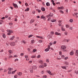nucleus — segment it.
I'll return each instance as SVG.
<instances>
[{
	"label": "nucleus",
	"mask_w": 78,
	"mask_h": 78,
	"mask_svg": "<svg viewBox=\"0 0 78 78\" xmlns=\"http://www.w3.org/2000/svg\"><path fill=\"white\" fill-rule=\"evenodd\" d=\"M36 37H38V38H40V39H43V37H42L36 36Z\"/></svg>",
	"instance_id": "nucleus-22"
},
{
	"label": "nucleus",
	"mask_w": 78,
	"mask_h": 78,
	"mask_svg": "<svg viewBox=\"0 0 78 78\" xmlns=\"http://www.w3.org/2000/svg\"><path fill=\"white\" fill-rule=\"evenodd\" d=\"M46 62H49V60H48V59H46Z\"/></svg>",
	"instance_id": "nucleus-48"
},
{
	"label": "nucleus",
	"mask_w": 78,
	"mask_h": 78,
	"mask_svg": "<svg viewBox=\"0 0 78 78\" xmlns=\"http://www.w3.org/2000/svg\"><path fill=\"white\" fill-rule=\"evenodd\" d=\"M64 9L63 7H58V9Z\"/></svg>",
	"instance_id": "nucleus-19"
},
{
	"label": "nucleus",
	"mask_w": 78,
	"mask_h": 78,
	"mask_svg": "<svg viewBox=\"0 0 78 78\" xmlns=\"http://www.w3.org/2000/svg\"><path fill=\"white\" fill-rule=\"evenodd\" d=\"M61 58H62V59H64V58H65V56L64 55H62L61 56Z\"/></svg>",
	"instance_id": "nucleus-18"
},
{
	"label": "nucleus",
	"mask_w": 78,
	"mask_h": 78,
	"mask_svg": "<svg viewBox=\"0 0 78 78\" xmlns=\"http://www.w3.org/2000/svg\"><path fill=\"white\" fill-rule=\"evenodd\" d=\"M37 58H41V55H39L37 57Z\"/></svg>",
	"instance_id": "nucleus-41"
},
{
	"label": "nucleus",
	"mask_w": 78,
	"mask_h": 78,
	"mask_svg": "<svg viewBox=\"0 0 78 78\" xmlns=\"http://www.w3.org/2000/svg\"><path fill=\"white\" fill-rule=\"evenodd\" d=\"M39 63L42 64V63H43V61L42 60H41L39 61Z\"/></svg>",
	"instance_id": "nucleus-20"
},
{
	"label": "nucleus",
	"mask_w": 78,
	"mask_h": 78,
	"mask_svg": "<svg viewBox=\"0 0 78 78\" xmlns=\"http://www.w3.org/2000/svg\"><path fill=\"white\" fill-rule=\"evenodd\" d=\"M61 30H62V31H65V29L64 28H61Z\"/></svg>",
	"instance_id": "nucleus-34"
},
{
	"label": "nucleus",
	"mask_w": 78,
	"mask_h": 78,
	"mask_svg": "<svg viewBox=\"0 0 78 78\" xmlns=\"http://www.w3.org/2000/svg\"><path fill=\"white\" fill-rule=\"evenodd\" d=\"M60 12H61V13H62V14H64V12H63V11L61 10H60Z\"/></svg>",
	"instance_id": "nucleus-38"
},
{
	"label": "nucleus",
	"mask_w": 78,
	"mask_h": 78,
	"mask_svg": "<svg viewBox=\"0 0 78 78\" xmlns=\"http://www.w3.org/2000/svg\"><path fill=\"white\" fill-rule=\"evenodd\" d=\"M66 28H69V26L68 25V24L66 25Z\"/></svg>",
	"instance_id": "nucleus-50"
},
{
	"label": "nucleus",
	"mask_w": 78,
	"mask_h": 78,
	"mask_svg": "<svg viewBox=\"0 0 78 78\" xmlns=\"http://www.w3.org/2000/svg\"><path fill=\"white\" fill-rule=\"evenodd\" d=\"M49 50V49H48V48H46L45 50V51H48Z\"/></svg>",
	"instance_id": "nucleus-27"
},
{
	"label": "nucleus",
	"mask_w": 78,
	"mask_h": 78,
	"mask_svg": "<svg viewBox=\"0 0 78 78\" xmlns=\"http://www.w3.org/2000/svg\"><path fill=\"white\" fill-rule=\"evenodd\" d=\"M12 24L13 23H9V25H12Z\"/></svg>",
	"instance_id": "nucleus-58"
},
{
	"label": "nucleus",
	"mask_w": 78,
	"mask_h": 78,
	"mask_svg": "<svg viewBox=\"0 0 78 78\" xmlns=\"http://www.w3.org/2000/svg\"><path fill=\"white\" fill-rule=\"evenodd\" d=\"M28 55H25V58H28Z\"/></svg>",
	"instance_id": "nucleus-57"
},
{
	"label": "nucleus",
	"mask_w": 78,
	"mask_h": 78,
	"mask_svg": "<svg viewBox=\"0 0 78 78\" xmlns=\"http://www.w3.org/2000/svg\"><path fill=\"white\" fill-rule=\"evenodd\" d=\"M15 37L14 36H13L12 37L10 38V40L11 41H12L14 39Z\"/></svg>",
	"instance_id": "nucleus-14"
},
{
	"label": "nucleus",
	"mask_w": 78,
	"mask_h": 78,
	"mask_svg": "<svg viewBox=\"0 0 78 78\" xmlns=\"http://www.w3.org/2000/svg\"><path fill=\"white\" fill-rule=\"evenodd\" d=\"M39 43H41V42H42V41L41 40H40L39 41Z\"/></svg>",
	"instance_id": "nucleus-53"
},
{
	"label": "nucleus",
	"mask_w": 78,
	"mask_h": 78,
	"mask_svg": "<svg viewBox=\"0 0 78 78\" xmlns=\"http://www.w3.org/2000/svg\"><path fill=\"white\" fill-rule=\"evenodd\" d=\"M68 34V33L67 32H65L64 33V34L65 35H67V34Z\"/></svg>",
	"instance_id": "nucleus-37"
},
{
	"label": "nucleus",
	"mask_w": 78,
	"mask_h": 78,
	"mask_svg": "<svg viewBox=\"0 0 78 78\" xmlns=\"http://www.w3.org/2000/svg\"><path fill=\"white\" fill-rule=\"evenodd\" d=\"M43 78H47V76H43Z\"/></svg>",
	"instance_id": "nucleus-61"
},
{
	"label": "nucleus",
	"mask_w": 78,
	"mask_h": 78,
	"mask_svg": "<svg viewBox=\"0 0 78 78\" xmlns=\"http://www.w3.org/2000/svg\"><path fill=\"white\" fill-rule=\"evenodd\" d=\"M7 31L8 32H9L7 34L8 35H10L11 33H13V32L12 30H8Z\"/></svg>",
	"instance_id": "nucleus-2"
},
{
	"label": "nucleus",
	"mask_w": 78,
	"mask_h": 78,
	"mask_svg": "<svg viewBox=\"0 0 78 78\" xmlns=\"http://www.w3.org/2000/svg\"><path fill=\"white\" fill-rule=\"evenodd\" d=\"M53 44V42H51L49 43L50 45H51Z\"/></svg>",
	"instance_id": "nucleus-49"
},
{
	"label": "nucleus",
	"mask_w": 78,
	"mask_h": 78,
	"mask_svg": "<svg viewBox=\"0 0 78 78\" xmlns=\"http://www.w3.org/2000/svg\"><path fill=\"white\" fill-rule=\"evenodd\" d=\"M10 45L11 46H13L16 45V44H15V42H11L10 43Z\"/></svg>",
	"instance_id": "nucleus-3"
},
{
	"label": "nucleus",
	"mask_w": 78,
	"mask_h": 78,
	"mask_svg": "<svg viewBox=\"0 0 78 78\" xmlns=\"http://www.w3.org/2000/svg\"><path fill=\"white\" fill-rule=\"evenodd\" d=\"M36 57V55H32L31 56L32 58H35Z\"/></svg>",
	"instance_id": "nucleus-24"
},
{
	"label": "nucleus",
	"mask_w": 78,
	"mask_h": 78,
	"mask_svg": "<svg viewBox=\"0 0 78 78\" xmlns=\"http://www.w3.org/2000/svg\"><path fill=\"white\" fill-rule=\"evenodd\" d=\"M51 37V35H49L48 36V38L50 39Z\"/></svg>",
	"instance_id": "nucleus-31"
},
{
	"label": "nucleus",
	"mask_w": 78,
	"mask_h": 78,
	"mask_svg": "<svg viewBox=\"0 0 78 78\" xmlns=\"http://www.w3.org/2000/svg\"><path fill=\"white\" fill-rule=\"evenodd\" d=\"M2 22H3V20H0V25L2 24Z\"/></svg>",
	"instance_id": "nucleus-28"
},
{
	"label": "nucleus",
	"mask_w": 78,
	"mask_h": 78,
	"mask_svg": "<svg viewBox=\"0 0 78 78\" xmlns=\"http://www.w3.org/2000/svg\"><path fill=\"white\" fill-rule=\"evenodd\" d=\"M61 48L62 50H64L66 48V46H62L61 47Z\"/></svg>",
	"instance_id": "nucleus-5"
},
{
	"label": "nucleus",
	"mask_w": 78,
	"mask_h": 78,
	"mask_svg": "<svg viewBox=\"0 0 78 78\" xmlns=\"http://www.w3.org/2000/svg\"><path fill=\"white\" fill-rule=\"evenodd\" d=\"M34 43V41L33 40H32L31 41V42L30 43L32 45L33 43Z\"/></svg>",
	"instance_id": "nucleus-17"
},
{
	"label": "nucleus",
	"mask_w": 78,
	"mask_h": 78,
	"mask_svg": "<svg viewBox=\"0 0 78 78\" xmlns=\"http://www.w3.org/2000/svg\"><path fill=\"white\" fill-rule=\"evenodd\" d=\"M9 52L10 53V55H11L12 53V51L11 50L9 51Z\"/></svg>",
	"instance_id": "nucleus-29"
},
{
	"label": "nucleus",
	"mask_w": 78,
	"mask_h": 78,
	"mask_svg": "<svg viewBox=\"0 0 78 78\" xmlns=\"http://www.w3.org/2000/svg\"><path fill=\"white\" fill-rule=\"evenodd\" d=\"M56 44V41H55L53 42V44Z\"/></svg>",
	"instance_id": "nucleus-56"
},
{
	"label": "nucleus",
	"mask_w": 78,
	"mask_h": 78,
	"mask_svg": "<svg viewBox=\"0 0 78 78\" xmlns=\"http://www.w3.org/2000/svg\"><path fill=\"white\" fill-rule=\"evenodd\" d=\"M34 52H36V51H37V50L34 49L33 50Z\"/></svg>",
	"instance_id": "nucleus-47"
},
{
	"label": "nucleus",
	"mask_w": 78,
	"mask_h": 78,
	"mask_svg": "<svg viewBox=\"0 0 78 78\" xmlns=\"http://www.w3.org/2000/svg\"><path fill=\"white\" fill-rule=\"evenodd\" d=\"M30 10V9L29 8H27L26 10H25V11H29Z\"/></svg>",
	"instance_id": "nucleus-32"
},
{
	"label": "nucleus",
	"mask_w": 78,
	"mask_h": 78,
	"mask_svg": "<svg viewBox=\"0 0 78 78\" xmlns=\"http://www.w3.org/2000/svg\"><path fill=\"white\" fill-rule=\"evenodd\" d=\"M66 14H68V9H66Z\"/></svg>",
	"instance_id": "nucleus-44"
},
{
	"label": "nucleus",
	"mask_w": 78,
	"mask_h": 78,
	"mask_svg": "<svg viewBox=\"0 0 78 78\" xmlns=\"http://www.w3.org/2000/svg\"><path fill=\"white\" fill-rule=\"evenodd\" d=\"M2 37H3L4 38H6V35H5V34H3Z\"/></svg>",
	"instance_id": "nucleus-25"
},
{
	"label": "nucleus",
	"mask_w": 78,
	"mask_h": 78,
	"mask_svg": "<svg viewBox=\"0 0 78 78\" xmlns=\"http://www.w3.org/2000/svg\"><path fill=\"white\" fill-rule=\"evenodd\" d=\"M17 75H15L14 76V78H17Z\"/></svg>",
	"instance_id": "nucleus-54"
},
{
	"label": "nucleus",
	"mask_w": 78,
	"mask_h": 78,
	"mask_svg": "<svg viewBox=\"0 0 78 78\" xmlns=\"http://www.w3.org/2000/svg\"><path fill=\"white\" fill-rule=\"evenodd\" d=\"M59 54L60 55H62V52L61 51H60L59 52Z\"/></svg>",
	"instance_id": "nucleus-42"
},
{
	"label": "nucleus",
	"mask_w": 78,
	"mask_h": 78,
	"mask_svg": "<svg viewBox=\"0 0 78 78\" xmlns=\"http://www.w3.org/2000/svg\"><path fill=\"white\" fill-rule=\"evenodd\" d=\"M48 49H49H49H50V46L49 45H48Z\"/></svg>",
	"instance_id": "nucleus-51"
},
{
	"label": "nucleus",
	"mask_w": 78,
	"mask_h": 78,
	"mask_svg": "<svg viewBox=\"0 0 78 78\" xmlns=\"http://www.w3.org/2000/svg\"><path fill=\"white\" fill-rule=\"evenodd\" d=\"M44 67H47V63H44Z\"/></svg>",
	"instance_id": "nucleus-45"
},
{
	"label": "nucleus",
	"mask_w": 78,
	"mask_h": 78,
	"mask_svg": "<svg viewBox=\"0 0 78 78\" xmlns=\"http://www.w3.org/2000/svg\"><path fill=\"white\" fill-rule=\"evenodd\" d=\"M57 60H61V58H57Z\"/></svg>",
	"instance_id": "nucleus-52"
},
{
	"label": "nucleus",
	"mask_w": 78,
	"mask_h": 78,
	"mask_svg": "<svg viewBox=\"0 0 78 78\" xmlns=\"http://www.w3.org/2000/svg\"><path fill=\"white\" fill-rule=\"evenodd\" d=\"M41 19H43L44 20H46V18H45V16H44L42 15L41 17Z\"/></svg>",
	"instance_id": "nucleus-4"
},
{
	"label": "nucleus",
	"mask_w": 78,
	"mask_h": 78,
	"mask_svg": "<svg viewBox=\"0 0 78 78\" xmlns=\"http://www.w3.org/2000/svg\"><path fill=\"white\" fill-rule=\"evenodd\" d=\"M46 5H47L48 6H49L50 5V4L49 2H48L46 3Z\"/></svg>",
	"instance_id": "nucleus-16"
},
{
	"label": "nucleus",
	"mask_w": 78,
	"mask_h": 78,
	"mask_svg": "<svg viewBox=\"0 0 78 78\" xmlns=\"http://www.w3.org/2000/svg\"><path fill=\"white\" fill-rule=\"evenodd\" d=\"M51 34L52 35L51 36H52V35H53L54 34V32L53 31L51 32Z\"/></svg>",
	"instance_id": "nucleus-35"
},
{
	"label": "nucleus",
	"mask_w": 78,
	"mask_h": 78,
	"mask_svg": "<svg viewBox=\"0 0 78 78\" xmlns=\"http://www.w3.org/2000/svg\"><path fill=\"white\" fill-rule=\"evenodd\" d=\"M51 22H55L56 21V20L52 19L51 20Z\"/></svg>",
	"instance_id": "nucleus-15"
},
{
	"label": "nucleus",
	"mask_w": 78,
	"mask_h": 78,
	"mask_svg": "<svg viewBox=\"0 0 78 78\" xmlns=\"http://www.w3.org/2000/svg\"><path fill=\"white\" fill-rule=\"evenodd\" d=\"M69 22H71V23H72V22H73V20L70 19L69 20Z\"/></svg>",
	"instance_id": "nucleus-39"
},
{
	"label": "nucleus",
	"mask_w": 78,
	"mask_h": 78,
	"mask_svg": "<svg viewBox=\"0 0 78 78\" xmlns=\"http://www.w3.org/2000/svg\"><path fill=\"white\" fill-rule=\"evenodd\" d=\"M62 68L63 69H66V67L64 66H61Z\"/></svg>",
	"instance_id": "nucleus-26"
},
{
	"label": "nucleus",
	"mask_w": 78,
	"mask_h": 78,
	"mask_svg": "<svg viewBox=\"0 0 78 78\" xmlns=\"http://www.w3.org/2000/svg\"><path fill=\"white\" fill-rule=\"evenodd\" d=\"M33 36V35H30L28 37H29V38H30V37H32V36Z\"/></svg>",
	"instance_id": "nucleus-40"
},
{
	"label": "nucleus",
	"mask_w": 78,
	"mask_h": 78,
	"mask_svg": "<svg viewBox=\"0 0 78 78\" xmlns=\"http://www.w3.org/2000/svg\"><path fill=\"white\" fill-rule=\"evenodd\" d=\"M30 70L31 73H33V68H30Z\"/></svg>",
	"instance_id": "nucleus-10"
},
{
	"label": "nucleus",
	"mask_w": 78,
	"mask_h": 78,
	"mask_svg": "<svg viewBox=\"0 0 78 78\" xmlns=\"http://www.w3.org/2000/svg\"><path fill=\"white\" fill-rule=\"evenodd\" d=\"M18 75L20 76H21L22 75V73L21 72H19L18 73Z\"/></svg>",
	"instance_id": "nucleus-21"
},
{
	"label": "nucleus",
	"mask_w": 78,
	"mask_h": 78,
	"mask_svg": "<svg viewBox=\"0 0 78 78\" xmlns=\"http://www.w3.org/2000/svg\"><path fill=\"white\" fill-rule=\"evenodd\" d=\"M27 50L28 51H30V48H27Z\"/></svg>",
	"instance_id": "nucleus-59"
},
{
	"label": "nucleus",
	"mask_w": 78,
	"mask_h": 78,
	"mask_svg": "<svg viewBox=\"0 0 78 78\" xmlns=\"http://www.w3.org/2000/svg\"><path fill=\"white\" fill-rule=\"evenodd\" d=\"M76 53H77V54H78V50H77L76 51Z\"/></svg>",
	"instance_id": "nucleus-64"
},
{
	"label": "nucleus",
	"mask_w": 78,
	"mask_h": 78,
	"mask_svg": "<svg viewBox=\"0 0 78 78\" xmlns=\"http://www.w3.org/2000/svg\"><path fill=\"white\" fill-rule=\"evenodd\" d=\"M41 9L43 11H45V8L44 7L42 8Z\"/></svg>",
	"instance_id": "nucleus-33"
},
{
	"label": "nucleus",
	"mask_w": 78,
	"mask_h": 78,
	"mask_svg": "<svg viewBox=\"0 0 78 78\" xmlns=\"http://www.w3.org/2000/svg\"><path fill=\"white\" fill-rule=\"evenodd\" d=\"M13 5L15 8H18V6H17V5L16 4H13Z\"/></svg>",
	"instance_id": "nucleus-8"
},
{
	"label": "nucleus",
	"mask_w": 78,
	"mask_h": 78,
	"mask_svg": "<svg viewBox=\"0 0 78 78\" xmlns=\"http://www.w3.org/2000/svg\"><path fill=\"white\" fill-rule=\"evenodd\" d=\"M34 22V19H33L31 20L30 23H32Z\"/></svg>",
	"instance_id": "nucleus-12"
},
{
	"label": "nucleus",
	"mask_w": 78,
	"mask_h": 78,
	"mask_svg": "<svg viewBox=\"0 0 78 78\" xmlns=\"http://www.w3.org/2000/svg\"><path fill=\"white\" fill-rule=\"evenodd\" d=\"M68 59H69V57H65V58L64 59L65 61H66V60Z\"/></svg>",
	"instance_id": "nucleus-23"
},
{
	"label": "nucleus",
	"mask_w": 78,
	"mask_h": 78,
	"mask_svg": "<svg viewBox=\"0 0 78 78\" xmlns=\"http://www.w3.org/2000/svg\"><path fill=\"white\" fill-rule=\"evenodd\" d=\"M23 44H26L27 43V42L25 41H23Z\"/></svg>",
	"instance_id": "nucleus-43"
},
{
	"label": "nucleus",
	"mask_w": 78,
	"mask_h": 78,
	"mask_svg": "<svg viewBox=\"0 0 78 78\" xmlns=\"http://www.w3.org/2000/svg\"><path fill=\"white\" fill-rule=\"evenodd\" d=\"M63 51H64L65 52V51H66V52H67L68 51L66 49H63Z\"/></svg>",
	"instance_id": "nucleus-30"
},
{
	"label": "nucleus",
	"mask_w": 78,
	"mask_h": 78,
	"mask_svg": "<svg viewBox=\"0 0 78 78\" xmlns=\"http://www.w3.org/2000/svg\"><path fill=\"white\" fill-rule=\"evenodd\" d=\"M32 68L34 70H36L37 69V67L36 66H33Z\"/></svg>",
	"instance_id": "nucleus-9"
},
{
	"label": "nucleus",
	"mask_w": 78,
	"mask_h": 78,
	"mask_svg": "<svg viewBox=\"0 0 78 78\" xmlns=\"http://www.w3.org/2000/svg\"><path fill=\"white\" fill-rule=\"evenodd\" d=\"M16 71H17V70H15L14 71H12V74H13V73H15V72H16Z\"/></svg>",
	"instance_id": "nucleus-36"
},
{
	"label": "nucleus",
	"mask_w": 78,
	"mask_h": 78,
	"mask_svg": "<svg viewBox=\"0 0 78 78\" xmlns=\"http://www.w3.org/2000/svg\"><path fill=\"white\" fill-rule=\"evenodd\" d=\"M20 55L21 56H23V55H24V54H23V53H21L20 54Z\"/></svg>",
	"instance_id": "nucleus-55"
},
{
	"label": "nucleus",
	"mask_w": 78,
	"mask_h": 78,
	"mask_svg": "<svg viewBox=\"0 0 78 78\" xmlns=\"http://www.w3.org/2000/svg\"><path fill=\"white\" fill-rule=\"evenodd\" d=\"M39 68H42V69H44V65H41L39 66Z\"/></svg>",
	"instance_id": "nucleus-11"
},
{
	"label": "nucleus",
	"mask_w": 78,
	"mask_h": 78,
	"mask_svg": "<svg viewBox=\"0 0 78 78\" xmlns=\"http://www.w3.org/2000/svg\"><path fill=\"white\" fill-rule=\"evenodd\" d=\"M48 73H49V74H50H50H51V72H50V71H49L48 72Z\"/></svg>",
	"instance_id": "nucleus-60"
},
{
	"label": "nucleus",
	"mask_w": 78,
	"mask_h": 78,
	"mask_svg": "<svg viewBox=\"0 0 78 78\" xmlns=\"http://www.w3.org/2000/svg\"><path fill=\"white\" fill-rule=\"evenodd\" d=\"M75 73H76V74H78V71H77L75 72Z\"/></svg>",
	"instance_id": "nucleus-63"
},
{
	"label": "nucleus",
	"mask_w": 78,
	"mask_h": 78,
	"mask_svg": "<svg viewBox=\"0 0 78 78\" xmlns=\"http://www.w3.org/2000/svg\"><path fill=\"white\" fill-rule=\"evenodd\" d=\"M74 54V52H73V51H72L70 53V55L71 56H73Z\"/></svg>",
	"instance_id": "nucleus-6"
},
{
	"label": "nucleus",
	"mask_w": 78,
	"mask_h": 78,
	"mask_svg": "<svg viewBox=\"0 0 78 78\" xmlns=\"http://www.w3.org/2000/svg\"><path fill=\"white\" fill-rule=\"evenodd\" d=\"M74 14H75V15H76H76H78V13H76V12H75V13H74Z\"/></svg>",
	"instance_id": "nucleus-62"
},
{
	"label": "nucleus",
	"mask_w": 78,
	"mask_h": 78,
	"mask_svg": "<svg viewBox=\"0 0 78 78\" xmlns=\"http://www.w3.org/2000/svg\"><path fill=\"white\" fill-rule=\"evenodd\" d=\"M64 64L66 65H68L69 64V62H67V61H65L64 62Z\"/></svg>",
	"instance_id": "nucleus-13"
},
{
	"label": "nucleus",
	"mask_w": 78,
	"mask_h": 78,
	"mask_svg": "<svg viewBox=\"0 0 78 78\" xmlns=\"http://www.w3.org/2000/svg\"><path fill=\"white\" fill-rule=\"evenodd\" d=\"M8 70H9L8 72V74H11V71L12 70V68H9L8 69Z\"/></svg>",
	"instance_id": "nucleus-1"
},
{
	"label": "nucleus",
	"mask_w": 78,
	"mask_h": 78,
	"mask_svg": "<svg viewBox=\"0 0 78 78\" xmlns=\"http://www.w3.org/2000/svg\"><path fill=\"white\" fill-rule=\"evenodd\" d=\"M25 5L26 6H28V4L27 3H26L25 4Z\"/></svg>",
	"instance_id": "nucleus-46"
},
{
	"label": "nucleus",
	"mask_w": 78,
	"mask_h": 78,
	"mask_svg": "<svg viewBox=\"0 0 78 78\" xmlns=\"http://www.w3.org/2000/svg\"><path fill=\"white\" fill-rule=\"evenodd\" d=\"M55 35H58V36H61V34L60 33H58L57 32H56L55 34Z\"/></svg>",
	"instance_id": "nucleus-7"
}]
</instances>
